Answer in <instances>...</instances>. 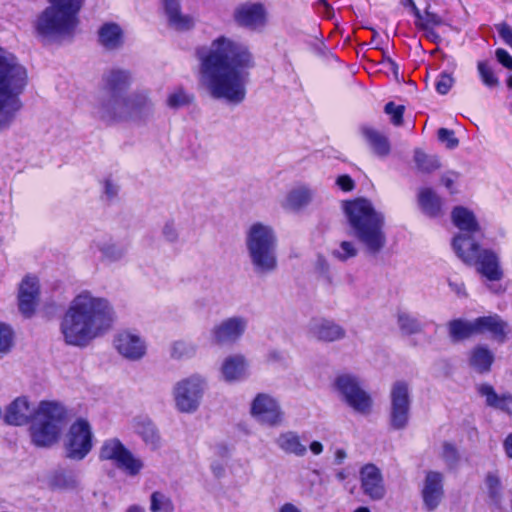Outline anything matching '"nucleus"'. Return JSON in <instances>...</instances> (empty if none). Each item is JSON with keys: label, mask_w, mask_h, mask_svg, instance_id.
<instances>
[{"label": "nucleus", "mask_w": 512, "mask_h": 512, "mask_svg": "<svg viewBox=\"0 0 512 512\" xmlns=\"http://www.w3.org/2000/svg\"><path fill=\"white\" fill-rule=\"evenodd\" d=\"M200 83L209 95L230 104H240L246 97L248 70L254 60L248 47L226 37L215 39L209 48L197 51Z\"/></svg>", "instance_id": "obj_1"}, {"label": "nucleus", "mask_w": 512, "mask_h": 512, "mask_svg": "<svg viewBox=\"0 0 512 512\" xmlns=\"http://www.w3.org/2000/svg\"><path fill=\"white\" fill-rule=\"evenodd\" d=\"M115 320L110 301L84 290L69 303L60 322V331L66 344L86 347L94 339L109 331Z\"/></svg>", "instance_id": "obj_2"}, {"label": "nucleus", "mask_w": 512, "mask_h": 512, "mask_svg": "<svg viewBox=\"0 0 512 512\" xmlns=\"http://www.w3.org/2000/svg\"><path fill=\"white\" fill-rule=\"evenodd\" d=\"M28 83L25 65L14 53L0 46V131L8 129L22 109L20 96Z\"/></svg>", "instance_id": "obj_3"}, {"label": "nucleus", "mask_w": 512, "mask_h": 512, "mask_svg": "<svg viewBox=\"0 0 512 512\" xmlns=\"http://www.w3.org/2000/svg\"><path fill=\"white\" fill-rule=\"evenodd\" d=\"M344 212L355 238L367 254L375 256L386 246L385 215L366 198H356L344 203Z\"/></svg>", "instance_id": "obj_4"}, {"label": "nucleus", "mask_w": 512, "mask_h": 512, "mask_svg": "<svg viewBox=\"0 0 512 512\" xmlns=\"http://www.w3.org/2000/svg\"><path fill=\"white\" fill-rule=\"evenodd\" d=\"M131 83L132 76L128 70L115 68L107 71L93 105V117L106 125L126 122L124 92Z\"/></svg>", "instance_id": "obj_5"}, {"label": "nucleus", "mask_w": 512, "mask_h": 512, "mask_svg": "<svg viewBox=\"0 0 512 512\" xmlns=\"http://www.w3.org/2000/svg\"><path fill=\"white\" fill-rule=\"evenodd\" d=\"M245 249L252 271L259 277L278 269V237L275 229L263 222H254L245 231Z\"/></svg>", "instance_id": "obj_6"}, {"label": "nucleus", "mask_w": 512, "mask_h": 512, "mask_svg": "<svg viewBox=\"0 0 512 512\" xmlns=\"http://www.w3.org/2000/svg\"><path fill=\"white\" fill-rule=\"evenodd\" d=\"M46 7L37 17L34 27L44 38H57L74 35L79 24L78 12L83 0H48Z\"/></svg>", "instance_id": "obj_7"}, {"label": "nucleus", "mask_w": 512, "mask_h": 512, "mask_svg": "<svg viewBox=\"0 0 512 512\" xmlns=\"http://www.w3.org/2000/svg\"><path fill=\"white\" fill-rule=\"evenodd\" d=\"M66 418L65 408L52 401H41L30 425L32 443L38 447H49L56 443Z\"/></svg>", "instance_id": "obj_8"}, {"label": "nucleus", "mask_w": 512, "mask_h": 512, "mask_svg": "<svg viewBox=\"0 0 512 512\" xmlns=\"http://www.w3.org/2000/svg\"><path fill=\"white\" fill-rule=\"evenodd\" d=\"M334 388L340 400L356 414L368 416L372 413L373 398L356 375L349 373L338 375L334 381Z\"/></svg>", "instance_id": "obj_9"}, {"label": "nucleus", "mask_w": 512, "mask_h": 512, "mask_svg": "<svg viewBox=\"0 0 512 512\" xmlns=\"http://www.w3.org/2000/svg\"><path fill=\"white\" fill-rule=\"evenodd\" d=\"M206 380L199 374L181 379L173 387V399L176 409L181 413H194L200 406Z\"/></svg>", "instance_id": "obj_10"}, {"label": "nucleus", "mask_w": 512, "mask_h": 512, "mask_svg": "<svg viewBox=\"0 0 512 512\" xmlns=\"http://www.w3.org/2000/svg\"><path fill=\"white\" fill-rule=\"evenodd\" d=\"M92 440L90 424L84 419L76 420L64 437L63 446L66 457L72 460L84 459L92 449Z\"/></svg>", "instance_id": "obj_11"}, {"label": "nucleus", "mask_w": 512, "mask_h": 512, "mask_svg": "<svg viewBox=\"0 0 512 512\" xmlns=\"http://www.w3.org/2000/svg\"><path fill=\"white\" fill-rule=\"evenodd\" d=\"M99 457L102 460L113 461L118 468L125 470L131 477L138 475L143 468L142 460L135 457L117 438L107 439L103 442Z\"/></svg>", "instance_id": "obj_12"}, {"label": "nucleus", "mask_w": 512, "mask_h": 512, "mask_svg": "<svg viewBox=\"0 0 512 512\" xmlns=\"http://www.w3.org/2000/svg\"><path fill=\"white\" fill-rule=\"evenodd\" d=\"M250 414L258 423L270 427L281 425L284 418L279 401L267 393L255 396L250 405Z\"/></svg>", "instance_id": "obj_13"}, {"label": "nucleus", "mask_w": 512, "mask_h": 512, "mask_svg": "<svg viewBox=\"0 0 512 512\" xmlns=\"http://www.w3.org/2000/svg\"><path fill=\"white\" fill-rule=\"evenodd\" d=\"M390 398V424L395 430H402L408 425L410 413V395L407 383L395 382L391 388Z\"/></svg>", "instance_id": "obj_14"}, {"label": "nucleus", "mask_w": 512, "mask_h": 512, "mask_svg": "<svg viewBox=\"0 0 512 512\" xmlns=\"http://www.w3.org/2000/svg\"><path fill=\"white\" fill-rule=\"evenodd\" d=\"M248 319L245 316L234 315L223 319L211 329V339L215 344H234L245 334Z\"/></svg>", "instance_id": "obj_15"}, {"label": "nucleus", "mask_w": 512, "mask_h": 512, "mask_svg": "<svg viewBox=\"0 0 512 512\" xmlns=\"http://www.w3.org/2000/svg\"><path fill=\"white\" fill-rule=\"evenodd\" d=\"M124 101L127 121L143 122L154 114V104L148 91L124 92Z\"/></svg>", "instance_id": "obj_16"}, {"label": "nucleus", "mask_w": 512, "mask_h": 512, "mask_svg": "<svg viewBox=\"0 0 512 512\" xmlns=\"http://www.w3.org/2000/svg\"><path fill=\"white\" fill-rule=\"evenodd\" d=\"M234 20L241 27L259 30L266 25L267 12L262 3L246 2L236 7Z\"/></svg>", "instance_id": "obj_17"}, {"label": "nucleus", "mask_w": 512, "mask_h": 512, "mask_svg": "<svg viewBox=\"0 0 512 512\" xmlns=\"http://www.w3.org/2000/svg\"><path fill=\"white\" fill-rule=\"evenodd\" d=\"M40 294L39 280L37 277L27 275L19 285L18 306L25 317H31L38 305Z\"/></svg>", "instance_id": "obj_18"}, {"label": "nucleus", "mask_w": 512, "mask_h": 512, "mask_svg": "<svg viewBox=\"0 0 512 512\" xmlns=\"http://www.w3.org/2000/svg\"><path fill=\"white\" fill-rule=\"evenodd\" d=\"M476 335L488 334L493 340L504 343L509 333L508 323L496 313L474 319Z\"/></svg>", "instance_id": "obj_19"}, {"label": "nucleus", "mask_w": 512, "mask_h": 512, "mask_svg": "<svg viewBox=\"0 0 512 512\" xmlns=\"http://www.w3.org/2000/svg\"><path fill=\"white\" fill-rule=\"evenodd\" d=\"M114 346L120 355L132 361L141 359L146 353L145 342L140 336L129 331L117 334Z\"/></svg>", "instance_id": "obj_20"}, {"label": "nucleus", "mask_w": 512, "mask_h": 512, "mask_svg": "<svg viewBox=\"0 0 512 512\" xmlns=\"http://www.w3.org/2000/svg\"><path fill=\"white\" fill-rule=\"evenodd\" d=\"M36 409L31 407L26 397H18L5 411L4 421L9 425L21 426L33 420Z\"/></svg>", "instance_id": "obj_21"}, {"label": "nucleus", "mask_w": 512, "mask_h": 512, "mask_svg": "<svg viewBox=\"0 0 512 512\" xmlns=\"http://www.w3.org/2000/svg\"><path fill=\"white\" fill-rule=\"evenodd\" d=\"M308 331L311 337L325 342L343 339L345 330L338 324L326 319H313L309 323Z\"/></svg>", "instance_id": "obj_22"}, {"label": "nucleus", "mask_w": 512, "mask_h": 512, "mask_svg": "<svg viewBox=\"0 0 512 512\" xmlns=\"http://www.w3.org/2000/svg\"><path fill=\"white\" fill-rule=\"evenodd\" d=\"M474 264L477 265V271L489 281H499L503 277L499 257L490 249L481 250Z\"/></svg>", "instance_id": "obj_23"}, {"label": "nucleus", "mask_w": 512, "mask_h": 512, "mask_svg": "<svg viewBox=\"0 0 512 512\" xmlns=\"http://www.w3.org/2000/svg\"><path fill=\"white\" fill-rule=\"evenodd\" d=\"M131 428L152 449L160 447L161 437L159 431L148 416L140 415L134 417L131 421Z\"/></svg>", "instance_id": "obj_24"}, {"label": "nucleus", "mask_w": 512, "mask_h": 512, "mask_svg": "<svg viewBox=\"0 0 512 512\" xmlns=\"http://www.w3.org/2000/svg\"><path fill=\"white\" fill-rule=\"evenodd\" d=\"M475 234H458L454 237L452 246L457 256L467 264H474L481 252L478 243L475 241Z\"/></svg>", "instance_id": "obj_25"}, {"label": "nucleus", "mask_w": 512, "mask_h": 512, "mask_svg": "<svg viewBox=\"0 0 512 512\" xmlns=\"http://www.w3.org/2000/svg\"><path fill=\"white\" fill-rule=\"evenodd\" d=\"M221 374L225 381L236 382L248 376V363L242 355H232L222 363Z\"/></svg>", "instance_id": "obj_26"}, {"label": "nucleus", "mask_w": 512, "mask_h": 512, "mask_svg": "<svg viewBox=\"0 0 512 512\" xmlns=\"http://www.w3.org/2000/svg\"><path fill=\"white\" fill-rule=\"evenodd\" d=\"M451 218L453 224L462 232L461 234L481 233V226L471 210L457 206L452 210Z\"/></svg>", "instance_id": "obj_27"}, {"label": "nucleus", "mask_w": 512, "mask_h": 512, "mask_svg": "<svg viewBox=\"0 0 512 512\" xmlns=\"http://www.w3.org/2000/svg\"><path fill=\"white\" fill-rule=\"evenodd\" d=\"M94 244L101 253V260L105 263L120 262L127 254L126 246L117 243L108 237L96 239Z\"/></svg>", "instance_id": "obj_28"}, {"label": "nucleus", "mask_w": 512, "mask_h": 512, "mask_svg": "<svg viewBox=\"0 0 512 512\" xmlns=\"http://www.w3.org/2000/svg\"><path fill=\"white\" fill-rule=\"evenodd\" d=\"M314 192L307 186H298L291 189L285 196L282 207L290 211H300L310 204Z\"/></svg>", "instance_id": "obj_29"}, {"label": "nucleus", "mask_w": 512, "mask_h": 512, "mask_svg": "<svg viewBox=\"0 0 512 512\" xmlns=\"http://www.w3.org/2000/svg\"><path fill=\"white\" fill-rule=\"evenodd\" d=\"M418 203L422 212L431 218L440 217L443 214V201L431 188L420 189Z\"/></svg>", "instance_id": "obj_30"}, {"label": "nucleus", "mask_w": 512, "mask_h": 512, "mask_svg": "<svg viewBox=\"0 0 512 512\" xmlns=\"http://www.w3.org/2000/svg\"><path fill=\"white\" fill-rule=\"evenodd\" d=\"M361 134L374 154L379 157H386L389 155L390 143L385 135L369 126L361 127Z\"/></svg>", "instance_id": "obj_31"}, {"label": "nucleus", "mask_w": 512, "mask_h": 512, "mask_svg": "<svg viewBox=\"0 0 512 512\" xmlns=\"http://www.w3.org/2000/svg\"><path fill=\"white\" fill-rule=\"evenodd\" d=\"M164 8L169 24L174 29L184 31L193 26V19L181 14L178 0H164Z\"/></svg>", "instance_id": "obj_32"}, {"label": "nucleus", "mask_w": 512, "mask_h": 512, "mask_svg": "<svg viewBox=\"0 0 512 512\" xmlns=\"http://www.w3.org/2000/svg\"><path fill=\"white\" fill-rule=\"evenodd\" d=\"M99 42L106 49L114 50L123 44V31L116 23L103 24L98 32Z\"/></svg>", "instance_id": "obj_33"}, {"label": "nucleus", "mask_w": 512, "mask_h": 512, "mask_svg": "<svg viewBox=\"0 0 512 512\" xmlns=\"http://www.w3.org/2000/svg\"><path fill=\"white\" fill-rule=\"evenodd\" d=\"M276 444L283 452L298 457L304 456L307 452V448L301 443L299 435L292 431L281 433L276 439Z\"/></svg>", "instance_id": "obj_34"}, {"label": "nucleus", "mask_w": 512, "mask_h": 512, "mask_svg": "<svg viewBox=\"0 0 512 512\" xmlns=\"http://www.w3.org/2000/svg\"><path fill=\"white\" fill-rule=\"evenodd\" d=\"M448 332L453 342L462 341L476 335L475 321L454 319L447 324Z\"/></svg>", "instance_id": "obj_35"}, {"label": "nucleus", "mask_w": 512, "mask_h": 512, "mask_svg": "<svg viewBox=\"0 0 512 512\" xmlns=\"http://www.w3.org/2000/svg\"><path fill=\"white\" fill-rule=\"evenodd\" d=\"M421 494L425 509L433 511L441 503L444 497V489L441 482H424Z\"/></svg>", "instance_id": "obj_36"}, {"label": "nucleus", "mask_w": 512, "mask_h": 512, "mask_svg": "<svg viewBox=\"0 0 512 512\" xmlns=\"http://www.w3.org/2000/svg\"><path fill=\"white\" fill-rule=\"evenodd\" d=\"M493 361L494 355L486 346L478 345L470 352V365L479 373L488 372Z\"/></svg>", "instance_id": "obj_37"}, {"label": "nucleus", "mask_w": 512, "mask_h": 512, "mask_svg": "<svg viewBox=\"0 0 512 512\" xmlns=\"http://www.w3.org/2000/svg\"><path fill=\"white\" fill-rule=\"evenodd\" d=\"M397 320L401 332L405 335L418 334L423 330L422 323L409 313L400 312Z\"/></svg>", "instance_id": "obj_38"}, {"label": "nucleus", "mask_w": 512, "mask_h": 512, "mask_svg": "<svg viewBox=\"0 0 512 512\" xmlns=\"http://www.w3.org/2000/svg\"><path fill=\"white\" fill-rule=\"evenodd\" d=\"M194 101V96L187 93L183 88L179 87L173 90L167 96L166 104L171 109H180L190 105Z\"/></svg>", "instance_id": "obj_39"}, {"label": "nucleus", "mask_w": 512, "mask_h": 512, "mask_svg": "<svg viewBox=\"0 0 512 512\" xmlns=\"http://www.w3.org/2000/svg\"><path fill=\"white\" fill-rule=\"evenodd\" d=\"M414 160L418 169L423 172H432L440 167V162L437 156L428 155L420 149L415 150Z\"/></svg>", "instance_id": "obj_40"}, {"label": "nucleus", "mask_w": 512, "mask_h": 512, "mask_svg": "<svg viewBox=\"0 0 512 512\" xmlns=\"http://www.w3.org/2000/svg\"><path fill=\"white\" fill-rule=\"evenodd\" d=\"M196 349V345L191 341L179 340L172 344L170 355L177 360L187 359L195 355Z\"/></svg>", "instance_id": "obj_41"}, {"label": "nucleus", "mask_w": 512, "mask_h": 512, "mask_svg": "<svg viewBox=\"0 0 512 512\" xmlns=\"http://www.w3.org/2000/svg\"><path fill=\"white\" fill-rule=\"evenodd\" d=\"M150 510L152 512H173L174 505L171 499L161 492H154L151 495Z\"/></svg>", "instance_id": "obj_42"}, {"label": "nucleus", "mask_w": 512, "mask_h": 512, "mask_svg": "<svg viewBox=\"0 0 512 512\" xmlns=\"http://www.w3.org/2000/svg\"><path fill=\"white\" fill-rule=\"evenodd\" d=\"M479 76L485 86L488 88H495L499 85V79L494 74L493 69L485 61H480L477 64Z\"/></svg>", "instance_id": "obj_43"}, {"label": "nucleus", "mask_w": 512, "mask_h": 512, "mask_svg": "<svg viewBox=\"0 0 512 512\" xmlns=\"http://www.w3.org/2000/svg\"><path fill=\"white\" fill-rule=\"evenodd\" d=\"M332 255L340 261H347L358 255V249L352 241H342L337 249L332 251Z\"/></svg>", "instance_id": "obj_44"}, {"label": "nucleus", "mask_w": 512, "mask_h": 512, "mask_svg": "<svg viewBox=\"0 0 512 512\" xmlns=\"http://www.w3.org/2000/svg\"><path fill=\"white\" fill-rule=\"evenodd\" d=\"M361 489L371 500H380L386 493L382 482H361Z\"/></svg>", "instance_id": "obj_45"}, {"label": "nucleus", "mask_w": 512, "mask_h": 512, "mask_svg": "<svg viewBox=\"0 0 512 512\" xmlns=\"http://www.w3.org/2000/svg\"><path fill=\"white\" fill-rule=\"evenodd\" d=\"M13 340L14 332L12 328L3 322H0V354H6L11 350Z\"/></svg>", "instance_id": "obj_46"}, {"label": "nucleus", "mask_w": 512, "mask_h": 512, "mask_svg": "<svg viewBox=\"0 0 512 512\" xmlns=\"http://www.w3.org/2000/svg\"><path fill=\"white\" fill-rule=\"evenodd\" d=\"M416 25L421 29L428 30L442 24V19L437 14L425 10L424 14L420 12V17H416Z\"/></svg>", "instance_id": "obj_47"}, {"label": "nucleus", "mask_w": 512, "mask_h": 512, "mask_svg": "<svg viewBox=\"0 0 512 512\" xmlns=\"http://www.w3.org/2000/svg\"><path fill=\"white\" fill-rule=\"evenodd\" d=\"M477 392L485 397L486 404L490 407L496 408L499 405L501 396H499L494 388L487 383H483L477 386Z\"/></svg>", "instance_id": "obj_48"}, {"label": "nucleus", "mask_w": 512, "mask_h": 512, "mask_svg": "<svg viewBox=\"0 0 512 512\" xmlns=\"http://www.w3.org/2000/svg\"><path fill=\"white\" fill-rule=\"evenodd\" d=\"M441 457L449 466L455 465L459 459V454L455 445L449 442H444L442 444Z\"/></svg>", "instance_id": "obj_49"}, {"label": "nucleus", "mask_w": 512, "mask_h": 512, "mask_svg": "<svg viewBox=\"0 0 512 512\" xmlns=\"http://www.w3.org/2000/svg\"><path fill=\"white\" fill-rule=\"evenodd\" d=\"M384 111L391 116V122L394 125L399 126L402 124L404 106H396L393 102H388L384 107Z\"/></svg>", "instance_id": "obj_50"}, {"label": "nucleus", "mask_w": 512, "mask_h": 512, "mask_svg": "<svg viewBox=\"0 0 512 512\" xmlns=\"http://www.w3.org/2000/svg\"><path fill=\"white\" fill-rule=\"evenodd\" d=\"M438 139L448 149H454L459 144V140L455 137L454 131L447 128H440L438 130Z\"/></svg>", "instance_id": "obj_51"}, {"label": "nucleus", "mask_w": 512, "mask_h": 512, "mask_svg": "<svg viewBox=\"0 0 512 512\" xmlns=\"http://www.w3.org/2000/svg\"><path fill=\"white\" fill-rule=\"evenodd\" d=\"M381 478V472L374 464H366L360 470V480H381Z\"/></svg>", "instance_id": "obj_52"}, {"label": "nucleus", "mask_w": 512, "mask_h": 512, "mask_svg": "<svg viewBox=\"0 0 512 512\" xmlns=\"http://www.w3.org/2000/svg\"><path fill=\"white\" fill-rule=\"evenodd\" d=\"M453 78L447 73H442L436 82V90L438 93L445 95L449 92L453 85Z\"/></svg>", "instance_id": "obj_53"}, {"label": "nucleus", "mask_w": 512, "mask_h": 512, "mask_svg": "<svg viewBox=\"0 0 512 512\" xmlns=\"http://www.w3.org/2000/svg\"><path fill=\"white\" fill-rule=\"evenodd\" d=\"M162 233L165 239L169 242H175L178 239V230L172 221L165 223Z\"/></svg>", "instance_id": "obj_54"}, {"label": "nucleus", "mask_w": 512, "mask_h": 512, "mask_svg": "<svg viewBox=\"0 0 512 512\" xmlns=\"http://www.w3.org/2000/svg\"><path fill=\"white\" fill-rule=\"evenodd\" d=\"M495 56L501 65L512 70V56L505 49L498 48L495 51Z\"/></svg>", "instance_id": "obj_55"}, {"label": "nucleus", "mask_w": 512, "mask_h": 512, "mask_svg": "<svg viewBox=\"0 0 512 512\" xmlns=\"http://www.w3.org/2000/svg\"><path fill=\"white\" fill-rule=\"evenodd\" d=\"M497 31L503 41L512 48V28L506 23L497 25Z\"/></svg>", "instance_id": "obj_56"}, {"label": "nucleus", "mask_w": 512, "mask_h": 512, "mask_svg": "<svg viewBox=\"0 0 512 512\" xmlns=\"http://www.w3.org/2000/svg\"><path fill=\"white\" fill-rule=\"evenodd\" d=\"M336 184L339 188L345 192H349L354 189V181L348 175H341L336 179Z\"/></svg>", "instance_id": "obj_57"}, {"label": "nucleus", "mask_w": 512, "mask_h": 512, "mask_svg": "<svg viewBox=\"0 0 512 512\" xmlns=\"http://www.w3.org/2000/svg\"><path fill=\"white\" fill-rule=\"evenodd\" d=\"M119 191V186L111 181L110 179L105 180L104 182V193L107 198L112 199L117 196Z\"/></svg>", "instance_id": "obj_58"}, {"label": "nucleus", "mask_w": 512, "mask_h": 512, "mask_svg": "<svg viewBox=\"0 0 512 512\" xmlns=\"http://www.w3.org/2000/svg\"><path fill=\"white\" fill-rule=\"evenodd\" d=\"M496 409L502 410L512 415V396L502 395L499 405L496 407Z\"/></svg>", "instance_id": "obj_59"}, {"label": "nucleus", "mask_w": 512, "mask_h": 512, "mask_svg": "<svg viewBox=\"0 0 512 512\" xmlns=\"http://www.w3.org/2000/svg\"><path fill=\"white\" fill-rule=\"evenodd\" d=\"M458 175L453 172H449L444 174L441 178L442 184L451 192H454V183L457 179Z\"/></svg>", "instance_id": "obj_60"}, {"label": "nucleus", "mask_w": 512, "mask_h": 512, "mask_svg": "<svg viewBox=\"0 0 512 512\" xmlns=\"http://www.w3.org/2000/svg\"><path fill=\"white\" fill-rule=\"evenodd\" d=\"M214 453L221 456L226 457L229 454V448L225 443H215L213 446Z\"/></svg>", "instance_id": "obj_61"}, {"label": "nucleus", "mask_w": 512, "mask_h": 512, "mask_svg": "<svg viewBox=\"0 0 512 512\" xmlns=\"http://www.w3.org/2000/svg\"><path fill=\"white\" fill-rule=\"evenodd\" d=\"M211 469H212L215 477L220 478V477L224 476L225 469H224V466L222 463H220V462L213 463L211 465Z\"/></svg>", "instance_id": "obj_62"}, {"label": "nucleus", "mask_w": 512, "mask_h": 512, "mask_svg": "<svg viewBox=\"0 0 512 512\" xmlns=\"http://www.w3.org/2000/svg\"><path fill=\"white\" fill-rule=\"evenodd\" d=\"M504 449L509 458H512V433L504 441Z\"/></svg>", "instance_id": "obj_63"}, {"label": "nucleus", "mask_w": 512, "mask_h": 512, "mask_svg": "<svg viewBox=\"0 0 512 512\" xmlns=\"http://www.w3.org/2000/svg\"><path fill=\"white\" fill-rule=\"evenodd\" d=\"M279 512H301L295 505L291 504V503H286L284 504Z\"/></svg>", "instance_id": "obj_64"}]
</instances>
